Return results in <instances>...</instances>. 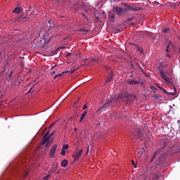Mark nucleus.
<instances>
[{"label":"nucleus","instance_id":"obj_1","mask_svg":"<svg viewBox=\"0 0 180 180\" xmlns=\"http://www.w3.org/2000/svg\"><path fill=\"white\" fill-rule=\"evenodd\" d=\"M39 34L40 36H43L45 43H49L51 40V37H57L60 34V32H58V27H50L48 30L41 27Z\"/></svg>","mask_w":180,"mask_h":180},{"label":"nucleus","instance_id":"obj_2","mask_svg":"<svg viewBox=\"0 0 180 180\" xmlns=\"http://www.w3.org/2000/svg\"><path fill=\"white\" fill-rule=\"evenodd\" d=\"M123 6H124V8H122L120 7L115 6L112 8L113 12L117 13L118 16H122V15H124V13H126L127 11H134V12H137V11L139 10V7H131L127 4V3H122Z\"/></svg>","mask_w":180,"mask_h":180},{"label":"nucleus","instance_id":"obj_3","mask_svg":"<svg viewBox=\"0 0 180 180\" xmlns=\"http://www.w3.org/2000/svg\"><path fill=\"white\" fill-rule=\"evenodd\" d=\"M162 144H163V148H161L160 150L156 151L154 153L151 160L150 162H153L157 157V155H160L159 157V164H162L165 161V152H164V148L167 147V144L166 143L165 141H162Z\"/></svg>","mask_w":180,"mask_h":180},{"label":"nucleus","instance_id":"obj_4","mask_svg":"<svg viewBox=\"0 0 180 180\" xmlns=\"http://www.w3.org/2000/svg\"><path fill=\"white\" fill-rule=\"evenodd\" d=\"M134 99L136 98L135 96H133V95L129 94L127 91L120 93L118 94L117 96V99L118 101H122V102H126V101H127V102H133V98Z\"/></svg>","mask_w":180,"mask_h":180},{"label":"nucleus","instance_id":"obj_5","mask_svg":"<svg viewBox=\"0 0 180 180\" xmlns=\"http://www.w3.org/2000/svg\"><path fill=\"white\" fill-rule=\"evenodd\" d=\"M160 77L163 78L165 82H167V84H172V79L171 78H169V71L168 70H164L161 69L160 70Z\"/></svg>","mask_w":180,"mask_h":180},{"label":"nucleus","instance_id":"obj_6","mask_svg":"<svg viewBox=\"0 0 180 180\" xmlns=\"http://www.w3.org/2000/svg\"><path fill=\"white\" fill-rule=\"evenodd\" d=\"M28 22V20H30V17L26 16V15H20L15 18V22Z\"/></svg>","mask_w":180,"mask_h":180},{"label":"nucleus","instance_id":"obj_7","mask_svg":"<svg viewBox=\"0 0 180 180\" xmlns=\"http://www.w3.org/2000/svg\"><path fill=\"white\" fill-rule=\"evenodd\" d=\"M127 84L129 85H137V84H141V86H143L144 83L143 82V79H140L139 80L136 81V79L129 80L127 81Z\"/></svg>","mask_w":180,"mask_h":180},{"label":"nucleus","instance_id":"obj_8","mask_svg":"<svg viewBox=\"0 0 180 180\" xmlns=\"http://www.w3.org/2000/svg\"><path fill=\"white\" fill-rule=\"evenodd\" d=\"M115 102H116V98H115V97H112L110 101H108V102H106V103L100 108V110H101L102 109H106V108H108V106H110V103H115Z\"/></svg>","mask_w":180,"mask_h":180},{"label":"nucleus","instance_id":"obj_9","mask_svg":"<svg viewBox=\"0 0 180 180\" xmlns=\"http://www.w3.org/2000/svg\"><path fill=\"white\" fill-rule=\"evenodd\" d=\"M56 150H57V145H53L49 153V157L52 158L56 154Z\"/></svg>","mask_w":180,"mask_h":180},{"label":"nucleus","instance_id":"obj_10","mask_svg":"<svg viewBox=\"0 0 180 180\" xmlns=\"http://www.w3.org/2000/svg\"><path fill=\"white\" fill-rule=\"evenodd\" d=\"M173 88L174 92L172 93L168 92L167 90H165V89H163L162 91H163L165 94H167V95H172L173 96H174V95H176V88H175V86H173Z\"/></svg>","mask_w":180,"mask_h":180},{"label":"nucleus","instance_id":"obj_11","mask_svg":"<svg viewBox=\"0 0 180 180\" xmlns=\"http://www.w3.org/2000/svg\"><path fill=\"white\" fill-rule=\"evenodd\" d=\"M20 12H23V8H22V7H20V6L16 7V8L13 11V13H17V14L20 13Z\"/></svg>","mask_w":180,"mask_h":180},{"label":"nucleus","instance_id":"obj_12","mask_svg":"<svg viewBox=\"0 0 180 180\" xmlns=\"http://www.w3.org/2000/svg\"><path fill=\"white\" fill-rule=\"evenodd\" d=\"M135 133L136 134H134V137H140L141 136V129H136Z\"/></svg>","mask_w":180,"mask_h":180},{"label":"nucleus","instance_id":"obj_13","mask_svg":"<svg viewBox=\"0 0 180 180\" xmlns=\"http://www.w3.org/2000/svg\"><path fill=\"white\" fill-rule=\"evenodd\" d=\"M81 155H82V150H80L79 152L76 153V155L75 157V161H78Z\"/></svg>","mask_w":180,"mask_h":180},{"label":"nucleus","instance_id":"obj_14","mask_svg":"<svg viewBox=\"0 0 180 180\" xmlns=\"http://www.w3.org/2000/svg\"><path fill=\"white\" fill-rule=\"evenodd\" d=\"M50 134V131H48L45 135L43 137V140H44V141H49V139H50V136H49V134Z\"/></svg>","mask_w":180,"mask_h":180},{"label":"nucleus","instance_id":"obj_15","mask_svg":"<svg viewBox=\"0 0 180 180\" xmlns=\"http://www.w3.org/2000/svg\"><path fill=\"white\" fill-rule=\"evenodd\" d=\"M61 167H64V168H65V167H67V165H68V161L67 160H63L61 163H60Z\"/></svg>","mask_w":180,"mask_h":180},{"label":"nucleus","instance_id":"obj_16","mask_svg":"<svg viewBox=\"0 0 180 180\" xmlns=\"http://www.w3.org/2000/svg\"><path fill=\"white\" fill-rule=\"evenodd\" d=\"M65 72H63V73H60V74H57V75H56L55 76H54V79H57V78H60V77H63V74H65Z\"/></svg>","mask_w":180,"mask_h":180},{"label":"nucleus","instance_id":"obj_17","mask_svg":"<svg viewBox=\"0 0 180 180\" xmlns=\"http://www.w3.org/2000/svg\"><path fill=\"white\" fill-rule=\"evenodd\" d=\"M113 73H110V76L106 79V82H110L112 78H113Z\"/></svg>","mask_w":180,"mask_h":180},{"label":"nucleus","instance_id":"obj_18","mask_svg":"<svg viewBox=\"0 0 180 180\" xmlns=\"http://www.w3.org/2000/svg\"><path fill=\"white\" fill-rule=\"evenodd\" d=\"M86 113H88L87 111H84V112L82 114V117L80 118V122L82 120H84V119L85 118V116H86Z\"/></svg>","mask_w":180,"mask_h":180},{"label":"nucleus","instance_id":"obj_19","mask_svg":"<svg viewBox=\"0 0 180 180\" xmlns=\"http://www.w3.org/2000/svg\"><path fill=\"white\" fill-rule=\"evenodd\" d=\"M137 51H139L140 54H144V51L143 50V48L137 47Z\"/></svg>","mask_w":180,"mask_h":180},{"label":"nucleus","instance_id":"obj_20","mask_svg":"<svg viewBox=\"0 0 180 180\" xmlns=\"http://www.w3.org/2000/svg\"><path fill=\"white\" fill-rule=\"evenodd\" d=\"M78 68H76V69H75V70H70L68 71V72H70V74H74V72H76L77 70H78Z\"/></svg>","mask_w":180,"mask_h":180},{"label":"nucleus","instance_id":"obj_21","mask_svg":"<svg viewBox=\"0 0 180 180\" xmlns=\"http://www.w3.org/2000/svg\"><path fill=\"white\" fill-rule=\"evenodd\" d=\"M108 16L111 19V20H113V19H115V14H109Z\"/></svg>","mask_w":180,"mask_h":180},{"label":"nucleus","instance_id":"obj_22","mask_svg":"<svg viewBox=\"0 0 180 180\" xmlns=\"http://www.w3.org/2000/svg\"><path fill=\"white\" fill-rule=\"evenodd\" d=\"M153 98H154V99H156V101H158V99H160V97L158 96V95L155 94V95L153 96Z\"/></svg>","mask_w":180,"mask_h":180},{"label":"nucleus","instance_id":"obj_23","mask_svg":"<svg viewBox=\"0 0 180 180\" xmlns=\"http://www.w3.org/2000/svg\"><path fill=\"white\" fill-rule=\"evenodd\" d=\"M169 32V28H165L163 30V33H168Z\"/></svg>","mask_w":180,"mask_h":180},{"label":"nucleus","instance_id":"obj_24","mask_svg":"<svg viewBox=\"0 0 180 180\" xmlns=\"http://www.w3.org/2000/svg\"><path fill=\"white\" fill-rule=\"evenodd\" d=\"M49 178H50V174H48L47 176L44 177V180H49Z\"/></svg>","mask_w":180,"mask_h":180},{"label":"nucleus","instance_id":"obj_25","mask_svg":"<svg viewBox=\"0 0 180 180\" xmlns=\"http://www.w3.org/2000/svg\"><path fill=\"white\" fill-rule=\"evenodd\" d=\"M61 155H65V150L63 149L60 153Z\"/></svg>","mask_w":180,"mask_h":180},{"label":"nucleus","instance_id":"obj_26","mask_svg":"<svg viewBox=\"0 0 180 180\" xmlns=\"http://www.w3.org/2000/svg\"><path fill=\"white\" fill-rule=\"evenodd\" d=\"M144 180H153V179H150V176H145Z\"/></svg>","mask_w":180,"mask_h":180},{"label":"nucleus","instance_id":"obj_27","mask_svg":"<svg viewBox=\"0 0 180 180\" xmlns=\"http://www.w3.org/2000/svg\"><path fill=\"white\" fill-rule=\"evenodd\" d=\"M63 148H64L65 150H68V144L64 145V146H63Z\"/></svg>","mask_w":180,"mask_h":180},{"label":"nucleus","instance_id":"obj_28","mask_svg":"<svg viewBox=\"0 0 180 180\" xmlns=\"http://www.w3.org/2000/svg\"><path fill=\"white\" fill-rule=\"evenodd\" d=\"M79 32H89V30H84V29H80V30H79Z\"/></svg>","mask_w":180,"mask_h":180},{"label":"nucleus","instance_id":"obj_29","mask_svg":"<svg viewBox=\"0 0 180 180\" xmlns=\"http://www.w3.org/2000/svg\"><path fill=\"white\" fill-rule=\"evenodd\" d=\"M32 89H33V88H30V89L28 91L27 94H32V92H34V91H32Z\"/></svg>","mask_w":180,"mask_h":180},{"label":"nucleus","instance_id":"obj_30","mask_svg":"<svg viewBox=\"0 0 180 180\" xmlns=\"http://www.w3.org/2000/svg\"><path fill=\"white\" fill-rule=\"evenodd\" d=\"M169 45H167V47H166V51H167V53H168V51H169Z\"/></svg>","mask_w":180,"mask_h":180},{"label":"nucleus","instance_id":"obj_31","mask_svg":"<svg viewBox=\"0 0 180 180\" xmlns=\"http://www.w3.org/2000/svg\"><path fill=\"white\" fill-rule=\"evenodd\" d=\"M56 124V122H53L50 126L49 129H51V127H53V125Z\"/></svg>","mask_w":180,"mask_h":180},{"label":"nucleus","instance_id":"obj_32","mask_svg":"<svg viewBox=\"0 0 180 180\" xmlns=\"http://www.w3.org/2000/svg\"><path fill=\"white\" fill-rule=\"evenodd\" d=\"M46 142H47L46 141H44V139H43V141L41 142V145L44 146V144H46Z\"/></svg>","mask_w":180,"mask_h":180},{"label":"nucleus","instance_id":"obj_33","mask_svg":"<svg viewBox=\"0 0 180 180\" xmlns=\"http://www.w3.org/2000/svg\"><path fill=\"white\" fill-rule=\"evenodd\" d=\"M82 15L84 18V19H86V20H88V17H86V15H85L84 13H82Z\"/></svg>","mask_w":180,"mask_h":180},{"label":"nucleus","instance_id":"obj_34","mask_svg":"<svg viewBox=\"0 0 180 180\" xmlns=\"http://www.w3.org/2000/svg\"><path fill=\"white\" fill-rule=\"evenodd\" d=\"M71 53H68L67 55H65V57L67 58V57H70V56H71Z\"/></svg>","mask_w":180,"mask_h":180},{"label":"nucleus","instance_id":"obj_35","mask_svg":"<svg viewBox=\"0 0 180 180\" xmlns=\"http://www.w3.org/2000/svg\"><path fill=\"white\" fill-rule=\"evenodd\" d=\"M166 56L168 57L169 58H171V55L169 54V53H167V54H166Z\"/></svg>","mask_w":180,"mask_h":180},{"label":"nucleus","instance_id":"obj_36","mask_svg":"<svg viewBox=\"0 0 180 180\" xmlns=\"http://www.w3.org/2000/svg\"><path fill=\"white\" fill-rule=\"evenodd\" d=\"M131 162H132V165H134V167L136 168V163L134 162V160H132Z\"/></svg>","mask_w":180,"mask_h":180},{"label":"nucleus","instance_id":"obj_37","mask_svg":"<svg viewBox=\"0 0 180 180\" xmlns=\"http://www.w3.org/2000/svg\"><path fill=\"white\" fill-rule=\"evenodd\" d=\"M150 88H151L152 91H154V89H155V87H154V86H151Z\"/></svg>","mask_w":180,"mask_h":180},{"label":"nucleus","instance_id":"obj_38","mask_svg":"<svg viewBox=\"0 0 180 180\" xmlns=\"http://www.w3.org/2000/svg\"><path fill=\"white\" fill-rule=\"evenodd\" d=\"M88 153H89V146L87 147V152H86V154H88Z\"/></svg>","mask_w":180,"mask_h":180},{"label":"nucleus","instance_id":"obj_39","mask_svg":"<svg viewBox=\"0 0 180 180\" xmlns=\"http://www.w3.org/2000/svg\"><path fill=\"white\" fill-rule=\"evenodd\" d=\"M86 105H85L84 107H83V109H84V110H85V109H86Z\"/></svg>","mask_w":180,"mask_h":180},{"label":"nucleus","instance_id":"obj_40","mask_svg":"<svg viewBox=\"0 0 180 180\" xmlns=\"http://www.w3.org/2000/svg\"><path fill=\"white\" fill-rule=\"evenodd\" d=\"M53 134H54V132L51 133L49 135V137H51V136H53Z\"/></svg>","mask_w":180,"mask_h":180},{"label":"nucleus","instance_id":"obj_41","mask_svg":"<svg viewBox=\"0 0 180 180\" xmlns=\"http://www.w3.org/2000/svg\"><path fill=\"white\" fill-rule=\"evenodd\" d=\"M158 86V88L160 89H164L162 87H161L160 86Z\"/></svg>","mask_w":180,"mask_h":180},{"label":"nucleus","instance_id":"obj_42","mask_svg":"<svg viewBox=\"0 0 180 180\" xmlns=\"http://www.w3.org/2000/svg\"><path fill=\"white\" fill-rule=\"evenodd\" d=\"M127 20H128V22H131V20H132V19L131 18H129Z\"/></svg>","mask_w":180,"mask_h":180},{"label":"nucleus","instance_id":"obj_43","mask_svg":"<svg viewBox=\"0 0 180 180\" xmlns=\"http://www.w3.org/2000/svg\"><path fill=\"white\" fill-rule=\"evenodd\" d=\"M12 74H13V71H12L10 75H9V77H11V75H12Z\"/></svg>","mask_w":180,"mask_h":180},{"label":"nucleus","instance_id":"obj_44","mask_svg":"<svg viewBox=\"0 0 180 180\" xmlns=\"http://www.w3.org/2000/svg\"><path fill=\"white\" fill-rule=\"evenodd\" d=\"M90 61H95V59H90Z\"/></svg>","mask_w":180,"mask_h":180},{"label":"nucleus","instance_id":"obj_45","mask_svg":"<svg viewBox=\"0 0 180 180\" xmlns=\"http://www.w3.org/2000/svg\"><path fill=\"white\" fill-rule=\"evenodd\" d=\"M96 20L99 21V17H96Z\"/></svg>","mask_w":180,"mask_h":180},{"label":"nucleus","instance_id":"obj_46","mask_svg":"<svg viewBox=\"0 0 180 180\" xmlns=\"http://www.w3.org/2000/svg\"><path fill=\"white\" fill-rule=\"evenodd\" d=\"M84 61H89V60H88V59H84Z\"/></svg>","mask_w":180,"mask_h":180},{"label":"nucleus","instance_id":"obj_47","mask_svg":"<svg viewBox=\"0 0 180 180\" xmlns=\"http://www.w3.org/2000/svg\"><path fill=\"white\" fill-rule=\"evenodd\" d=\"M55 73H56V71H54L53 72H52L53 75L55 74Z\"/></svg>","mask_w":180,"mask_h":180},{"label":"nucleus","instance_id":"obj_48","mask_svg":"<svg viewBox=\"0 0 180 180\" xmlns=\"http://www.w3.org/2000/svg\"><path fill=\"white\" fill-rule=\"evenodd\" d=\"M177 123H180V120H178V121H177Z\"/></svg>","mask_w":180,"mask_h":180},{"label":"nucleus","instance_id":"obj_49","mask_svg":"<svg viewBox=\"0 0 180 180\" xmlns=\"http://www.w3.org/2000/svg\"><path fill=\"white\" fill-rule=\"evenodd\" d=\"M179 53H180V47H179Z\"/></svg>","mask_w":180,"mask_h":180},{"label":"nucleus","instance_id":"obj_50","mask_svg":"<svg viewBox=\"0 0 180 180\" xmlns=\"http://www.w3.org/2000/svg\"><path fill=\"white\" fill-rule=\"evenodd\" d=\"M76 130H77V128L75 129V131H76Z\"/></svg>","mask_w":180,"mask_h":180},{"label":"nucleus","instance_id":"obj_51","mask_svg":"<svg viewBox=\"0 0 180 180\" xmlns=\"http://www.w3.org/2000/svg\"><path fill=\"white\" fill-rule=\"evenodd\" d=\"M156 178H158V176H156Z\"/></svg>","mask_w":180,"mask_h":180},{"label":"nucleus","instance_id":"obj_52","mask_svg":"<svg viewBox=\"0 0 180 180\" xmlns=\"http://www.w3.org/2000/svg\"><path fill=\"white\" fill-rule=\"evenodd\" d=\"M0 56H1V52H0Z\"/></svg>","mask_w":180,"mask_h":180}]
</instances>
